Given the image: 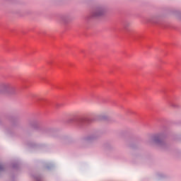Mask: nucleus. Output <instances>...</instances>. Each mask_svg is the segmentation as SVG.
<instances>
[{
    "label": "nucleus",
    "mask_w": 181,
    "mask_h": 181,
    "mask_svg": "<svg viewBox=\"0 0 181 181\" xmlns=\"http://www.w3.org/2000/svg\"><path fill=\"white\" fill-rule=\"evenodd\" d=\"M3 88H6V90H10L11 89V86L8 83L3 84L2 85Z\"/></svg>",
    "instance_id": "f257e3e1"
},
{
    "label": "nucleus",
    "mask_w": 181,
    "mask_h": 181,
    "mask_svg": "<svg viewBox=\"0 0 181 181\" xmlns=\"http://www.w3.org/2000/svg\"><path fill=\"white\" fill-rule=\"evenodd\" d=\"M100 15H103V12H101V11H98L94 13V16H100Z\"/></svg>",
    "instance_id": "f03ea898"
}]
</instances>
